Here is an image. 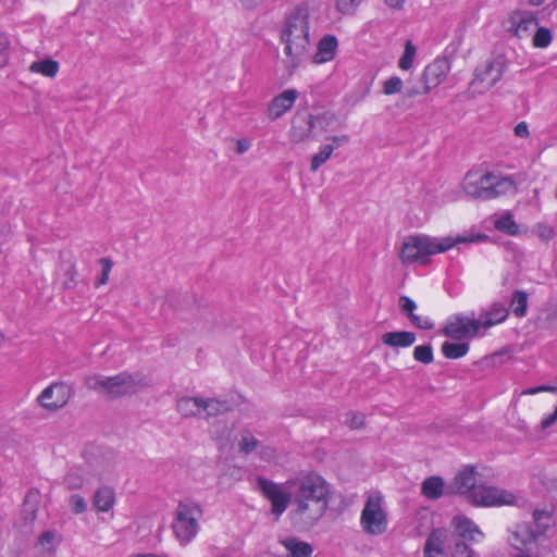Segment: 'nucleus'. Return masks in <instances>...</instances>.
I'll return each instance as SVG.
<instances>
[{"label":"nucleus","instance_id":"26","mask_svg":"<svg viewBox=\"0 0 557 557\" xmlns=\"http://www.w3.org/2000/svg\"><path fill=\"white\" fill-rule=\"evenodd\" d=\"M202 398L182 397L176 403V410L183 417H195L201 412Z\"/></svg>","mask_w":557,"mask_h":557},{"label":"nucleus","instance_id":"8","mask_svg":"<svg viewBox=\"0 0 557 557\" xmlns=\"http://www.w3.org/2000/svg\"><path fill=\"white\" fill-rule=\"evenodd\" d=\"M257 485L263 496L270 500L271 512L276 518L283 515L289 503L293 504L292 490L286 491L283 485L262 476L258 478Z\"/></svg>","mask_w":557,"mask_h":557},{"label":"nucleus","instance_id":"2","mask_svg":"<svg viewBox=\"0 0 557 557\" xmlns=\"http://www.w3.org/2000/svg\"><path fill=\"white\" fill-rule=\"evenodd\" d=\"M310 10L308 3L297 5L287 17L281 30V41L284 44L283 60L289 74L299 67L307 59L310 47Z\"/></svg>","mask_w":557,"mask_h":557},{"label":"nucleus","instance_id":"30","mask_svg":"<svg viewBox=\"0 0 557 557\" xmlns=\"http://www.w3.org/2000/svg\"><path fill=\"white\" fill-rule=\"evenodd\" d=\"M533 522L535 525L534 532L540 539L549 529L553 523V517L550 512L546 510L535 509L533 511Z\"/></svg>","mask_w":557,"mask_h":557},{"label":"nucleus","instance_id":"38","mask_svg":"<svg viewBox=\"0 0 557 557\" xmlns=\"http://www.w3.org/2000/svg\"><path fill=\"white\" fill-rule=\"evenodd\" d=\"M416 57V47L411 40H407L405 44V50L401 58L398 61L399 69L408 71L413 63Z\"/></svg>","mask_w":557,"mask_h":557},{"label":"nucleus","instance_id":"6","mask_svg":"<svg viewBox=\"0 0 557 557\" xmlns=\"http://www.w3.org/2000/svg\"><path fill=\"white\" fill-rule=\"evenodd\" d=\"M203 516L201 505L191 499L178 502L172 522V530L181 545H187L194 541L199 533V520Z\"/></svg>","mask_w":557,"mask_h":557},{"label":"nucleus","instance_id":"40","mask_svg":"<svg viewBox=\"0 0 557 557\" xmlns=\"http://www.w3.org/2000/svg\"><path fill=\"white\" fill-rule=\"evenodd\" d=\"M413 358L424 364L433 361V348L431 345H420L413 350Z\"/></svg>","mask_w":557,"mask_h":557},{"label":"nucleus","instance_id":"19","mask_svg":"<svg viewBox=\"0 0 557 557\" xmlns=\"http://www.w3.org/2000/svg\"><path fill=\"white\" fill-rule=\"evenodd\" d=\"M338 46L337 38L333 35H325L318 44V49L313 55V62L322 64L334 59Z\"/></svg>","mask_w":557,"mask_h":557},{"label":"nucleus","instance_id":"23","mask_svg":"<svg viewBox=\"0 0 557 557\" xmlns=\"http://www.w3.org/2000/svg\"><path fill=\"white\" fill-rule=\"evenodd\" d=\"M94 506L98 511L108 512L115 504V492L110 486L99 487L94 495Z\"/></svg>","mask_w":557,"mask_h":557},{"label":"nucleus","instance_id":"58","mask_svg":"<svg viewBox=\"0 0 557 557\" xmlns=\"http://www.w3.org/2000/svg\"><path fill=\"white\" fill-rule=\"evenodd\" d=\"M424 95L423 94V89L422 90H419L418 88H408L407 91H406V96L409 97V98H413L418 95Z\"/></svg>","mask_w":557,"mask_h":557},{"label":"nucleus","instance_id":"1","mask_svg":"<svg viewBox=\"0 0 557 557\" xmlns=\"http://www.w3.org/2000/svg\"><path fill=\"white\" fill-rule=\"evenodd\" d=\"M286 490H292L295 518L307 525H313L325 513L331 499V485L315 472L286 481Z\"/></svg>","mask_w":557,"mask_h":557},{"label":"nucleus","instance_id":"42","mask_svg":"<svg viewBox=\"0 0 557 557\" xmlns=\"http://www.w3.org/2000/svg\"><path fill=\"white\" fill-rule=\"evenodd\" d=\"M404 83L400 77L392 76L383 83V92L387 96L400 92Z\"/></svg>","mask_w":557,"mask_h":557},{"label":"nucleus","instance_id":"3","mask_svg":"<svg viewBox=\"0 0 557 557\" xmlns=\"http://www.w3.org/2000/svg\"><path fill=\"white\" fill-rule=\"evenodd\" d=\"M461 187L471 199L491 200L513 193L516 183L511 176L492 171L470 170L466 173Z\"/></svg>","mask_w":557,"mask_h":557},{"label":"nucleus","instance_id":"25","mask_svg":"<svg viewBox=\"0 0 557 557\" xmlns=\"http://www.w3.org/2000/svg\"><path fill=\"white\" fill-rule=\"evenodd\" d=\"M444 480L441 476H430L422 482L421 493L428 499H438L444 494Z\"/></svg>","mask_w":557,"mask_h":557},{"label":"nucleus","instance_id":"55","mask_svg":"<svg viewBox=\"0 0 557 557\" xmlns=\"http://www.w3.org/2000/svg\"><path fill=\"white\" fill-rule=\"evenodd\" d=\"M349 425L352 429L361 428L363 425V417L356 413H350Z\"/></svg>","mask_w":557,"mask_h":557},{"label":"nucleus","instance_id":"45","mask_svg":"<svg viewBox=\"0 0 557 557\" xmlns=\"http://www.w3.org/2000/svg\"><path fill=\"white\" fill-rule=\"evenodd\" d=\"M69 504H70V508H71L72 512H74L76 515L83 513L87 509V503H86L85 498L78 494L72 495L70 497Z\"/></svg>","mask_w":557,"mask_h":557},{"label":"nucleus","instance_id":"28","mask_svg":"<svg viewBox=\"0 0 557 557\" xmlns=\"http://www.w3.org/2000/svg\"><path fill=\"white\" fill-rule=\"evenodd\" d=\"M449 550L451 557H480V555L471 548L473 542H468L462 539L449 537Z\"/></svg>","mask_w":557,"mask_h":557},{"label":"nucleus","instance_id":"34","mask_svg":"<svg viewBox=\"0 0 557 557\" xmlns=\"http://www.w3.org/2000/svg\"><path fill=\"white\" fill-rule=\"evenodd\" d=\"M228 408L227 401L214 398H202L201 410L206 411L207 417H214L221 412L227 411Z\"/></svg>","mask_w":557,"mask_h":557},{"label":"nucleus","instance_id":"63","mask_svg":"<svg viewBox=\"0 0 557 557\" xmlns=\"http://www.w3.org/2000/svg\"><path fill=\"white\" fill-rule=\"evenodd\" d=\"M35 509H32V516H35ZM32 519H34V517H32Z\"/></svg>","mask_w":557,"mask_h":557},{"label":"nucleus","instance_id":"44","mask_svg":"<svg viewBox=\"0 0 557 557\" xmlns=\"http://www.w3.org/2000/svg\"><path fill=\"white\" fill-rule=\"evenodd\" d=\"M99 262L101 264L102 270H101V275L96 281V287L104 285L108 282L110 272H111L112 267H113V262L110 259H108V258H101L99 260Z\"/></svg>","mask_w":557,"mask_h":557},{"label":"nucleus","instance_id":"20","mask_svg":"<svg viewBox=\"0 0 557 557\" xmlns=\"http://www.w3.org/2000/svg\"><path fill=\"white\" fill-rule=\"evenodd\" d=\"M509 312L505 305L495 302L490 310L479 317L481 327L488 329L505 321Z\"/></svg>","mask_w":557,"mask_h":557},{"label":"nucleus","instance_id":"56","mask_svg":"<svg viewBox=\"0 0 557 557\" xmlns=\"http://www.w3.org/2000/svg\"><path fill=\"white\" fill-rule=\"evenodd\" d=\"M330 139L333 141L332 145H334L335 147H339L341 145H343V144L348 141V137L346 135H343V136H332V137H330Z\"/></svg>","mask_w":557,"mask_h":557},{"label":"nucleus","instance_id":"48","mask_svg":"<svg viewBox=\"0 0 557 557\" xmlns=\"http://www.w3.org/2000/svg\"><path fill=\"white\" fill-rule=\"evenodd\" d=\"M9 39L4 35H0V67L4 66L9 60Z\"/></svg>","mask_w":557,"mask_h":557},{"label":"nucleus","instance_id":"39","mask_svg":"<svg viewBox=\"0 0 557 557\" xmlns=\"http://www.w3.org/2000/svg\"><path fill=\"white\" fill-rule=\"evenodd\" d=\"M553 40L552 32L546 27H539L533 36L532 44L535 48H547Z\"/></svg>","mask_w":557,"mask_h":557},{"label":"nucleus","instance_id":"10","mask_svg":"<svg viewBox=\"0 0 557 557\" xmlns=\"http://www.w3.org/2000/svg\"><path fill=\"white\" fill-rule=\"evenodd\" d=\"M516 497L513 494L484 484H480L476 490L472 493L470 502L476 506H503L513 504Z\"/></svg>","mask_w":557,"mask_h":557},{"label":"nucleus","instance_id":"5","mask_svg":"<svg viewBox=\"0 0 557 557\" xmlns=\"http://www.w3.org/2000/svg\"><path fill=\"white\" fill-rule=\"evenodd\" d=\"M87 388L103 394L107 398L115 399L132 395L147 386V381L141 374L121 372L116 375L106 376L91 374L85 377Z\"/></svg>","mask_w":557,"mask_h":557},{"label":"nucleus","instance_id":"29","mask_svg":"<svg viewBox=\"0 0 557 557\" xmlns=\"http://www.w3.org/2000/svg\"><path fill=\"white\" fill-rule=\"evenodd\" d=\"M59 63L52 59H45L33 62L28 71L32 73H38L46 77H54L59 72Z\"/></svg>","mask_w":557,"mask_h":557},{"label":"nucleus","instance_id":"59","mask_svg":"<svg viewBox=\"0 0 557 557\" xmlns=\"http://www.w3.org/2000/svg\"><path fill=\"white\" fill-rule=\"evenodd\" d=\"M545 0H527V3L531 7H539L541 5Z\"/></svg>","mask_w":557,"mask_h":557},{"label":"nucleus","instance_id":"33","mask_svg":"<svg viewBox=\"0 0 557 557\" xmlns=\"http://www.w3.org/2000/svg\"><path fill=\"white\" fill-rule=\"evenodd\" d=\"M61 282L64 288L73 289L77 285V271L72 262H63L61 264Z\"/></svg>","mask_w":557,"mask_h":557},{"label":"nucleus","instance_id":"36","mask_svg":"<svg viewBox=\"0 0 557 557\" xmlns=\"http://www.w3.org/2000/svg\"><path fill=\"white\" fill-rule=\"evenodd\" d=\"M260 445V442L252 435L249 430H245L240 434L238 442L239 451L249 455Z\"/></svg>","mask_w":557,"mask_h":557},{"label":"nucleus","instance_id":"24","mask_svg":"<svg viewBox=\"0 0 557 557\" xmlns=\"http://www.w3.org/2000/svg\"><path fill=\"white\" fill-rule=\"evenodd\" d=\"M280 543L288 552V557H310L313 552L309 543L299 541L296 537H285L280 540Z\"/></svg>","mask_w":557,"mask_h":557},{"label":"nucleus","instance_id":"17","mask_svg":"<svg viewBox=\"0 0 557 557\" xmlns=\"http://www.w3.org/2000/svg\"><path fill=\"white\" fill-rule=\"evenodd\" d=\"M479 485L480 484H476L475 469L473 467H467L456 474L449 487L453 493L466 495L470 500L472 493Z\"/></svg>","mask_w":557,"mask_h":557},{"label":"nucleus","instance_id":"4","mask_svg":"<svg viewBox=\"0 0 557 557\" xmlns=\"http://www.w3.org/2000/svg\"><path fill=\"white\" fill-rule=\"evenodd\" d=\"M472 242L467 237H431L428 235H411L404 239L399 252V259L403 264H426L430 256L445 252L456 244Z\"/></svg>","mask_w":557,"mask_h":557},{"label":"nucleus","instance_id":"31","mask_svg":"<svg viewBox=\"0 0 557 557\" xmlns=\"http://www.w3.org/2000/svg\"><path fill=\"white\" fill-rule=\"evenodd\" d=\"M512 312L517 318H523L528 311V294L523 290H515L510 298Z\"/></svg>","mask_w":557,"mask_h":557},{"label":"nucleus","instance_id":"35","mask_svg":"<svg viewBox=\"0 0 557 557\" xmlns=\"http://www.w3.org/2000/svg\"><path fill=\"white\" fill-rule=\"evenodd\" d=\"M334 149H335V146L331 145V144L321 146L319 149V152L315 153L311 159V164H310L311 171L312 172L318 171V169L330 159Z\"/></svg>","mask_w":557,"mask_h":557},{"label":"nucleus","instance_id":"37","mask_svg":"<svg viewBox=\"0 0 557 557\" xmlns=\"http://www.w3.org/2000/svg\"><path fill=\"white\" fill-rule=\"evenodd\" d=\"M59 543L58 533L53 530L45 531L38 539V544L48 553L53 552Z\"/></svg>","mask_w":557,"mask_h":557},{"label":"nucleus","instance_id":"57","mask_svg":"<svg viewBox=\"0 0 557 557\" xmlns=\"http://www.w3.org/2000/svg\"><path fill=\"white\" fill-rule=\"evenodd\" d=\"M406 0H384L391 9H401Z\"/></svg>","mask_w":557,"mask_h":557},{"label":"nucleus","instance_id":"43","mask_svg":"<svg viewBox=\"0 0 557 557\" xmlns=\"http://www.w3.org/2000/svg\"><path fill=\"white\" fill-rule=\"evenodd\" d=\"M63 483L67 490H78L84 484V478L77 471H70L64 476Z\"/></svg>","mask_w":557,"mask_h":557},{"label":"nucleus","instance_id":"13","mask_svg":"<svg viewBox=\"0 0 557 557\" xmlns=\"http://www.w3.org/2000/svg\"><path fill=\"white\" fill-rule=\"evenodd\" d=\"M507 29L518 38L528 37L537 26V17L531 11L516 10L509 14Z\"/></svg>","mask_w":557,"mask_h":557},{"label":"nucleus","instance_id":"32","mask_svg":"<svg viewBox=\"0 0 557 557\" xmlns=\"http://www.w3.org/2000/svg\"><path fill=\"white\" fill-rule=\"evenodd\" d=\"M470 346L468 343H450L442 344V354L448 359H459L468 354Z\"/></svg>","mask_w":557,"mask_h":557},{"label":"nucleus","instance_id":"27","mask_svg":"<svg viewBox=\"0 0 557 557\" xmlns=\"http://www.w3.org/2000/svg\"><path fill=\"white\" fill-rule=\"evenodd\" d=\"M309 121L311 124V131L313 138L318 135L329 131L330 126L334 123L335 116L332 113L325 112L321 114H309Z\"/></svg>","mask_w":557,"mask_h":557},{"label":"nucleus","instance_id":"47","mask_svg":"<svg viewBox=\"0 0 557 557\" xmlns=\"http://www.w3.org/2000/svg\"><path fill=\"white\" fill-rule=\"evenodd\" d=\"M399 307L401 312L408 317L414 313V310L417 309L416 302L408 296L399 297Z\"/></svg>","mask_w":557,"mask_h":557},{"label":"nucleus","instance_id":"11","mask_svg":"<svg viewBox=\"0 0 557 557\" xmlns=\"http://www.w3.org/2000/svg\"><path fill=\"white\" fill-rule=\"evenodd\" d=\"M72 396L71 387L63 382H55L47 386L37 400L47 410H58L64 407Z\"/></svg>","mask_w":557,"mask_h":557},{"label":"nucleus","instance_id":"50","mask_svg":"<svg viewBox=\"0 0 557 557\" xmlns=\"http://www.w3.org/2000/svg\"><path fill=\"white\" fill-rule=\"evenodd\" d=\"M536 234L539 237L545 242H548L554 236V230L549 225L546 224H537L536 225Z\"/></svg>","mask_w":557,"mask_h":557},{"label":"nucleus","instance_id":"61","mask_svg":"<svg viewBox=\"0 0 557 557\" xmlns=\"http://www.w3.org/2000/svg\"><path fill=\"white\" fill-rule=\"evenodd\" d=\"M4 342H5V337H4L3 333L0 332V347L3 346Z\"/></svg>","mask_w":557,"mask_h":557},{"label":"nucleus","instance_id":"21","mask_svg":"<svg viewBox=\"0 0 557 557\" xmlns=\"http://www.w3.org/2000/svg\"><path fill=\"white\" fill-rule=\"evenodd\" d=\"M416 334L409 331L387 332L381 337L384 345L393 348H407L416 342Z\"/></svg>","mask_w":557,"mask_h":557},{"label":"nucleus","instance_id":"12","mask_svg":"<svg viewBox=\"0 0 557 557\" xmlns=\"http://www.w3.org/2000/svg\"><path fill=\"white\" fill-rule=\"evenodd\" d=\"M450 71V63L446 58H437L425 66L422 73L423 94H429L437 87Z\"/></svg>","mask_w":557,"mask_h":557},{"label":"nucleus","instance_id":"14","mask_svg":"<svg viewBox=\"0 0 557 557\" xmlns=\"http://www.w3.org/2000/svg\"><path fill=\"white\" fill-rule=\"evenodd\" d=\"M453 532L449 534L451 539H462L468 542H481L484 539L483 532L469 518L456 516L451 520Z\"/></svg>","mask_w":557,"mask_h":557},{"label":"nucleus","instance_id":"53","mask_svg":"<svg viewBox=\"0 0 557 557\" xmlns=\"http://www.w3.org/2000/svg\"><path fill=\"white\" fill-rule=\"evenodd\" d=\"M540 392H553L554 393V392H557V387L550 386V385H541V386H537L534 388H529L525 392H523V394L534 395Z\"/></svg>","mask_w":557,"mask_h":557},{"label":"nucleus","instance_id":"16","mask_svg":"<svg viewBox=\"0 0 557 557\" xmlns=\"http://www.w3.org/2000/svg\"><path fill=\"white\" fill-rule=\"evenodd\" d=\"M296 89H286L276 97H274L268 106L269 119L274 121L284 115L292 109L296 99L298 98Z\"/></svg>","mask_w":557,"mask_h":557},{"label":"nucleus","instance_id":"41","mask_svg":"<svg viewBox=\"0 0 557 557\" xmlns=\"http://www.w3.org/2000/svg\"><path fill=\"white\" fill-rule=\"evenodd\" d=\"M362 0H336V9L344 15L355 14Z\"/></svg>","mask_w":557,"mask_h":557},{"label":"nucleus","instance_id":"46","mask_svg":"<svg viewBox=\"0 0 557 557\" xmlns=\"http://www.w3.org/2000/svg\"><path fill=\"white\" fill-rule=\"evenodd\" d=\"M496 226L498 230L506 231L509 234H515L517 232V225L511 215H506L499 219Z\"/></svg>","mask_w":557,"mask_h":557},{"label":"nucleus","instance_id":"52","mask_svg":"<svg viewBox=\"0 0 557 557\" xmlns=\"http://www.w3.org/2000/svg\"><path fill=\"white\" fill-rule=\"evenodd\" d=\"M513 131H515V135L517 137H520V138H527L530 135L529 127H528V124L525 122L518 123L515 126Z\"/></svg>","mask_w":557,"mask_h":557},{"label":"nucleus","instance_id":"62","mask_svg":"<svg viewBox=\"0 0 557 557\" xmlns=\"http://www.w3.org/2000/svg\"><path fill=\"white\" fill-rule=\"evenodd\" d=\"M35 494H36V493L29 492V493H28V495L26 496L25 502L27 503V502H28V499H29V497H30L32 495H35Z\"/></svg>","mask_w":557,"mask_h":557},{"label":"nucleus","instance_id":"15","mask_svg":"<svg viewBox=\"0 0 557 557\" xmlns=\"http://www.w3.org/2000/svg\"><path fill=\"white\" fill-rule=\"evenodd\" d=\"M449 541V532L444 528H437L428 535L424 547V557H447L445 547Z\"/></svg>","mask_w":557,"mask_h":557},{"label":"nucleus","instance_id":"51","mask_svg":"<svg viewBox=\"0 0 557 557\" xmlns=\"http://www.w3.org/2000/svg\"><path fill=\"white\" fill-rule=\"evenodd\" d=\"M557 421V407L555 408L554 412L549 413L548 416L544 417L541 421L542 429H548L553 424H555Z\"/></svg>","mask_w":557,"mask_h":557},{"label":"nucleus","instance_id":"7","mask_svg":"<svg viewBox=\"0 0 557 557\" xmlns=\"http://www.w3.org/2000/svg\"><path fill=\"white\" fill-rule=\"evenodd\" d=\"M360 527L370 536H379L387 531L388 516L384 497L380 492L367 497L360 513Z\"/></svg>","mask_w":557,"mask_h":557},{"label":"nucleus","instance_id":"54","mask_svg":"<svg viewBox=\"0 0 557 557\" xmlns=\"http://www.w3.org/2000/svg\"><path fill=\"white\" fill-rule=\"evenodd\" d=\"M251 146V143L248 139H238L236 141V152L238 154L245 153Z\"/></svg>","mask_w":557,"mask_h":557},{"label":"nucleus","instance_id":"18","mask_svg":"<svg viewBox=\"0 0 557 557\" xmlns=\"http://www.w3.org/2000/svg\"><path fill=\"white\" fill-rule=\"evenodd\" d=\"M505 72V61L502 58H495L475 71L476 79L485 82L487 86L492 87L498 83Z\"/></svg>","mask_w":557,"mask_h":557},{"label":"nucleus","instance_id":"22","mask_svg":"<svg viewBox=\"0 0 557 557\" xmlns=\"http://www.w3.org/2000/svg\"><path fill=\"white\" fill-rule=\"evenodd\" d=\"M313 137L309 116L297 115L289 131V138L293 143H301Z\"/></svg>","mask_w":557,"mask_h":557},{"label":"nucleus","instance_id":"60","mask_svg":"<svg viewBox=\"0 0 557 557\" xmlns=\"http://www.w3.org/2000/svg\"><path fill=\"white\" fill-rule=\"evenodd\" d=\"M548 8H552L553 10L557 9V0H553V1L548 4Z\"/></svg>","mask_w":557,"mask_h":557},{"label":"nucleus","instance_id":"49","mask_svg":"<svg viewBox=\"0 0 557 557\" xmlns=\"http://www.w3.org/2000/svg\"><path fill=\"white\" fill-rule=\"evenodd\" d=\"M408 318L414 326L421 330H431L434 325L429 318H421L420 315H417L414 313H412Z\"/></svg>","mask_w":557,"mask_h":557},{"label":"nucleus","instance_id":"9","mask_svg":"<svg viewBox=\"0 0 557 557\" xmlns=\"http://www.w3.org/2000/svg\"><path fill=\"white\" fill-rule=\"evenodd\" d=\"M480 329L478 319L458 313L446 321L442 333L454 341H463L475 337Z\"/></svg>","mask_w":557,"mask_h":557}]
</instances>
